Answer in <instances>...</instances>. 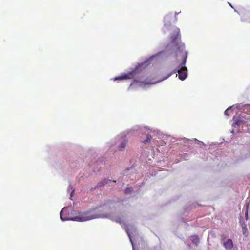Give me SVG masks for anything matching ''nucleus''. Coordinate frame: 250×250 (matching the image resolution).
I'll return each mask as SVG.
<instances>
[{
    "mask_svg": "<svg viewBox=\"0 0 250 250\" xmlns=\"http://www.w3.org/2000/svg\"><path fill=\"white\" fill-rule=\"evenodd\" d=\"M171 43L172 46L174 47V50L176 55L180 53L183 58V60L181 63L180 67L177 70H176L174 73L177 71L178 73L179 78L181 80H184L188 75V69L184 66L186 63L187 53L183 52L185 46L184 44L181 42V35L179 28L177 27H174L172 32L170 35Z\"/></svg>",
    "mask_w": 250,
    "mask_h": 250,
    "instance_id": "nucleus-1",
    "label": "nucleus"
},
{
    "mask_svg": "<svg viewBox=\"0 0 250 250\" xmlns=\"http://www.w3.org/2000/svg\"><path fill=\"white\" fill-rule=\"evenodd\" d=\"M66 209L63 208L60 212V218L62 221H66L68 220H75L77 221H85L89 220H91L94 218L98 217L97 215H91L90 213H85L80 216H76L74 218H69L65 216H63V213L64 212Z\"/></svg>",
    "mask_w": 250,
    "mask_h": 250,
    "instance_id": "nucleus-2",
    "label": "nucleus"
},
{
    "mask_svg": "<svg viewBox=\"0 0 250 250\" xmlns=\"http://www.w3.org/2000/svg\"><path fill=\"white\" fill-rule=\"evenodd\" d=\"M136 74V71L134 70L127 74H125L121 76L116 77L114 78L115 80H122V79H132Z\"/></svg>",
    "mask_w": 250,
    "mask_h": 250,
    "instance_id": "nucleus-3",
    "label": "nucleus"
},
{
    "mask_svg": "<svg viewBox=\"0 0 250 250\" xmlns=\"http://www.w3.org/2000/svg\"><path fill=\"white\" fill-rule=\"evenodd\" d=\"M223 246L226 249L231 250L233 247L232 240L229 239L226 242L224 243Z\"/></svg>",
    "mask_w": 250,
    "mask_h": 250,
    "instance_id": "nucleus-4",
    "label": "nucleus"
},
{
    "mask_svg": "<svg viewBox=\"0 0 250 250\" xmlns=\"http://www.w3.org/2000/svg\"><path fill=\"white\" fill-rule=\"evenodd\" d=\"M126 143L127 141L125 140H124L119 146V150L120 151H123L125 147Z\"/></svg>",
    "mask_w": 250,
    "mask_h": 250,
    "instance_id": "nucleus-5",
    "label": "nucleus"
},
{
    "mask_svg": "<svg viewBox=\"0 0 250 250\" xmlns=\"http://www.w3.org/2000/svg\"><path fill=\"white\" fill-rule=\"evenodd\" d=\"M192 242L195 245L197 246L200 242L199 238L198 236H193L192 237Z\"/></svg>",
    "mask_w": 250,
    "mask_h": 250,
    "instance_id": "nucleus-6",
    "label": "nucleus"
},
{
    "mask_svg": "<svg viewBox=\"0 0 250 250\" xmlns=\"http://www.w3.org/2000/svg\"><path fill=\"white\" fill-rule=\"evenodd\" d=\"M111 181L110 180H107L105 179H103L98 184V186L99 187L103 186L105 185V184H107L108 181Z\"/></svg>",
    "mask_w": 250,
    "mask_h": 250,
    "instance_id": "nucleus-7",
    "label": "nucleus"
},
{
    "mask_svg": "<svg viewBox=\"0 0 250 250\" xmlns=\"http://www.w3.org/2000/svg\"><path fill=\"white\" fill-rule=\"evenodd\" d=\"M151 139H152V137L151 136V135H147L146 136V140H145L144 141H143V143L146 144L147 142H150V141L151 140Z\"/></svg>",
    "mask_w": 250,
    "mask_h": 250,
    "instance_id": "nucleus-8",
    "label": "nucleus"
},
{
    "mask_svg": "<svg viewBox=\"0 0 250 250\" xmlns=\"http://www.w3.org/2000/svg\"><path fill=\"white\" fill-rule=\"evenodd\" d=\"M132 191V188H127L125 190V194H127L130 193Z\"/></svg>",
    "mask_w": 250,
    "mask_h": 250,
    "instance_id": "nucleus-9",
    "label": "nucleus"
},
{
    "mask_svg": "<svg viewBox=\"0 0 250 250\" xmlns=\"http://www.w3.org/2000/svg\"><path fill=\"white\" fill-rule=\"evenodd\" d=\"M242 122V121L240 120H238L236 121V124L238 125H240L241 123Z\"/></svg>",
    "mask_w": 250,
    "mask_h": 250,
    "instance_id": "nucleus-10",
    "label": "nucleus"
},
{
    "mask_svg": "<svg viewBox=\"0 0 250 250\" xmlns=\"http://www.w3.org/2000/svg\"><path fill=\"white\" fill-rule=\"evenodd\" d=\"M230 108V107L228 108L227 110H226L225 111V112H224V113H225V114L227 115H228V110H229V109Z\"/></svg>",
    "mask_w": 250,
    "mask_h": 250,
    "instance_id": "nucleus-11",
    "label": "nucleus"
},
{
    "mask_svg": "<svg viewBox=\"0 0 250 250\" xmlns=\"http://www.w3.org/2000/svg\"><path fill=\"white\" fill-rule=\"evenodd\" d=\"M172 74V73H169V74H168V75L167 76V77H166L165 78V79H167V78H168L170 75H171V74Z\"/></svg>",
    "mask_w": 250,
    "mask_h": 250,
    "instance_id": "nucleus-12",
    "label": "nucleus"
},
{
    "mask_svg": "<svg viewBox=\"0 0 250 250\" xmlns=\"http://www.w3.org/2000/svg\"><path fill=\"white\" fill-rule=\"evenodd\" d=\"M245 217H246V219H248V212L247 211H246V213H245Z\"/></svg>",
    "mask_w": 250,
    "mask_h": 250,
    "instance_id": "nucleus-13",
    "label": "nucleus"
},
{
    "mask_svg": "<svg viewBox=\"0 0 250 250\" xmlns=\"http://www.w3.org/2000/svg\"><path fill=\"white\" fill-rule=\"evenodd\" d=\"M246 229V226H245L244 227H243V229Z\"/></svg>",
    "mask_w": 250,
    "mask_h": 250,
    "instance_id": "nucleus-14",
    "label": "nucleus"
}]
</instances>
